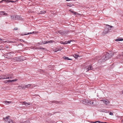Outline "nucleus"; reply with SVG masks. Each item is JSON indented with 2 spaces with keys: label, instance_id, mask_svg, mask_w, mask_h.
Segmentation results:
<instances>
[{
  "label": "nucleus",
  "instance_id": "35",
  "mask_svg": "<svg viewBox=\"0 0 123 123\" xmlns=\"http://www.w3.org/2000/svg\"><path fill=\"white\" fill-rule=\"evenodd\" d=\"M6 81L7 82H11V80H7Z\"/></svg>",
  "mask_w": 123,
  "mask_h": 123
},
{
  "label": "nucleus",
  "instance_id": "27",
  "mask_svg": "<svg viewBox=\"0 0 123 123\" xmlns=\"http://www.w3.org/2000/svg\"><path fill=\"white\" fill-rule=\"evenodd\" d=\"M5 77H4V75L0 76V80L1 79H4Z\"/></svg>",
  "mask_w": 123,
  "mask_h": 123
},
{
  "label": "nucleus",
  "instance_id": "23",
  "mask_svg": "<svg viewBox=\"0 0 123 123\" xmlns=\"http://www.w3.org/2000/svg\"><path fill=\"white\" fill-rule=\"evenodd\" d=\"M73 56L75 58H77L78 57H79V56L78 55H77L75 54H74L73 55Z\"/></svg>",
  "mask_w": 123,
  "mask_h": 123
},
{
  "label": "nucleus",
  "instance_id": "49",
  "mask_svg": "<svg viewBox=\"0 0 123 123\" xmlns=\"http://www.w3.org/2000/svg\"><path fill=\"white\" fill-rule=\"evenodd\" d=\"M122 93L123 94V90L122 91Z\"/></svg>",
  "mask_w": 123,
  "mask_h": 123
},
{
  "label": "nucleus",
  "instance_id": "13",
  "mask_svg": "<svg viewBox=\"0 0 123 123\" xmlns=\"http://www.w3.org/2000/svg\"><path fill=\"white\" fill-rule=\"evenodd\" d=\"M92 100L90 101V100H88L87 101V105L92 106Z\"/></svg>",
  "mask_w": 123,
  "mask_h": 123
},
{
  "label": "nucleus",
  "instance_id": "6",
  "mask_svg": "<svg viewBox=\"0 0 123 123\" xmlns=\"http://www.w3.org/2000/svg\"><path fill=\"white\" fill-rule=\"evenodd\" d=\"M4 75L5 77L4 79H9L13 78V77L10 74H6Z\"/></svg>",
  "mask_w": 123,
  "mask_h": 123
},
{
  "label": "nucleus",
  "instance_id": "51",
  "mask_svg": "<svg viewBox=\"0 0 123 123\" xmlns=\"http://www.w3.org/2000/svg\"><path fill=\"white\" fill-rule=\"evenodd\" d=\"M104 123H107L105 122H103Z\"/></svg>",
  "mask_w": 123,
  "mask_h": 123
},
{
  "label": "nucleus",
  "instance_id": "8",
  "mask_svg": "<svg viewBox=\"0 0 123 123\" xmlns=\"http://www.w3.org/2000/svg\"><path fill=\"white\" fill-rule=\"evenodd\" d=\"M106 105H107L109 103L110 101L108 100H101Z\"/></svg>",
  "mask_w": 123,
  "mask_h": 123
},
{
  "label": "nucleus",
  "instance_id": "28",
  "mask_svg": "<svg viewBox=\"0 0 123 123\" xmlns=\"http://www.w3.org/2000/svg\"><path fill=\"white\" fill-rule=\"evenodd\" d=\"M103 110L104 111H103V112H105V113H107L109 112V111H107L106 110Z\"/></svg>",
  "mask_w": 123,
  "mask_h": 123
},
{
  "label": "nucleus",
  "instance_id": "47",
  "mask_svg": "<svg viewBox=\"0 0 123 123\" xmlns=\"http://www.w3.org/2000/svg\"><path fill=\"white\" fill-rule=\"evenodd\" d=\"M64 42H62V43H61L62 44H64Z\"/></svg>",
  "mask_w": 123,
  "mask_h": 123
},
{
  "label": "nucleus",
  "instance_id": "40",
  "mask_svg": "<svg viewBox=\"0 0 123 123\" xmlns=\"http://www.w3.org/2000/svg\"><path fill=\"white\" fill-rule=\"evenodd\" d=\"M4 12H3V11H2V12H0V14H2V13H3Z\"/></svg>",
  "mask_w": 123,
  "mask_h": 123
},
{
  "label": "nucleus",
  "instance_id": "3",
  "mask_svg": "<svg viewBox=\"0 0 123 123\" xmlns=\"http://www.w3.org/2000/svg\"><path fill=\"white\" fill-rule=\"evenodd\" d=\"M4 119L6 123H14L12 120L9 119V117H7L6 118H4Z\"/></svg>",
  "mask_w": 123,
  "mask_h": 123
},
{
  "label": "nucleus",
  "instance_id": "33",
  "mask_svg": "<svg viewBox=\"0 0 123 123\" xmlns=\"http://www.w3.org/2000/svg\"><path fill=\"white\" fill-rule=\"evenodd\" d=\"M54 51H55V52H57V51H58V49L57 48V49H56Z\"/></svg>",
  "mask_w": 123,
  "mask_h": 123
},
{
  "label": "nucleus",
  "instance_id": "5",
  "mask_svg": "<svg viewBox=\"0 0 123 123\" xmlns=\"http://www.w3.org/2000/svg\"><path fill=\"white\" fill-rule=\"evenodd\" d=\"M92 106H95L99 104L98 102L96 100H92Z\"/></svg>",
  "mask_w": 123,
  "mask_h": 123
},
{
  "label": "nucleus",
  "instance_id": "42",
  "mask_svg": "<svg viewBox=\"0 0 123 123\" xmlns=\"http://www.w3.org/2000/svg\"><path fill=\"white\" fill-rule=\"evenodd\" d=\"M9 42V43L12 42V43H14V42H11V41H10L9 42Z\"/></svg>",
  "mask_w": 123,
  "mask_h": 123
},
{
  "label": "nucleus",
  "instance_id": "19",
  "mask_svg": "<svg viewBox=\"0 0 123 123\" xmlns=\"http://www.w3.org/2000/svg\"><path fill=\"white\" fill-rule=\"evenodd\" d=\"M46 12V11H41L40 12V13H38V14H43V13H45Z\"/></svg>",
  "mask_w": 123,
  "mask_h": 123
},
{
  "label": "nucleus",
  "instance_id": "45",
  "mask_svg": "<svg viewBox=\"0 0 123 123\" xmlns=\"http://www.w3.org/2000/svg\"><path fill=\"white\" fill-rule=\"evenodd\" d=\"M104 109H102V110H101V112H103V111H104L103 110Z\"/></svg>",
  "mask_w": 123,
  "mask_h": 123
},
{
  "label": "nucleus",
  "instance_id": "10",
  "mask_svg": "<svg viewBox=\"0 0 123 123\" xmlns=\"http://www.w3.org/2000/svg\"><path fill=\"white\" fill-rule=\"evenodd\" d=\"M36 32L33 31L32 32H30V33H28L27 34H20V35L21 36H23V35H29L30 34H32L33 33H35Z\"/></svg>",
  "mask_w": 123,
  "mask_h": 123
},
{
  "label": "nucleus",
  "instance_id": "14",
  "mask_svg": "<svg viewBox=\"0 0 123 123\" xmlns=\"http://www.w3.org/2000/svg\"><path fill=\"white\" fill-rule=\"evenodd\" d=\"M18 87H21L22 89H25L26 88V86H23L22 85L21 86H18Z\"/></svg>",
  "mask_w": 123,
  "mask_h": 123
},
{
  "label": "nucleus",
  "instance_id": "2",
  "mask_svg": "<svg viewBox=\"0 0 123 123\" xmlns=\"http://www.w3.org/2000/svg\"><path fill=\"white\" fill-rule=\"evenodd\" d=\"M113 26H110V25H106V28L107 29V30H105L104 31L103 33L104 34H105L109 32H111V31L112 30V29H111V28Z\"/></svg>",
  "mask_w": 123,
  "mask_h": 123
},
{
  "label": "nucleus",
  "instance_id": "44",
  "mask_svg": "<svg viewBox=\"0 0 123 123\" xmlns=\"http://www.w3.org/2000/svg\"><path fill=\"white\" fill-rule=\"evenodd\" d=\"M6 48H8V46H5Z\"/></svg>",
  "mask_w": 123,
  "mask_h": 123
},
{
  "label": "nucleus",
  "instance_id": "9",
  "mask_svg": "<svg viewBox=\"0 0 123 123\" xmlns=\"http://www.w3.org/2000/svg\"><path fill=\"white\" fill-rule=\"evenodd\" d=\"M107 59H105V56H104L99 60V61L100 62H104Z\"/></svg>",
  "mask_w": 123,
  "mask_h": 123
},
{
  "label": "nucleus",
  "instance_id": "16",
  "mask_svg": "<svg viewBox=\"0 0 123 123\" xmlns=\"http://www.w3.org/2000/svg\"><path fill=\"white\" fill-rule=\"evenodd\" d=\"M23 104H24L26 106H28L30 105V103H27L25 102H23Z\"/></svg>",
  "mask_w": 123,
  "mask_h": 123
},
{
  "label": "nucleus",
  "instance_id": "20",
  "mask_svg": "<svg viewBox=\"0 0 123 123\" xmlns=\"http://www.w3.org/2000/svg\"><path fill=\"white\" fill-rule=\"evenodd\" d=\"M71 41V40H69L68 41H66L64 42V44H66L68 43H70Z\"/></svg>",
  "mask_w": 123,
  "mask_h": 123
},
{
  "label": "nucleus",
  "instance_id": "34",
  "mask_svg": "<svg viewBox=\"0 0 123 123\" xmlns=\"http://www.w3.org/2000/svg\"><path fill=\"white\" fill-rule=\"evenodd\" d=\"M39 49H44V50H45L46 49L45 48H43V47H42V48H39Z\"/></svg>",
  "mask_w": 123,
  "mask_h": 123
},
{
  "label": "nucleus",
  "instance_id": "21",
  "mask_svg": "<svg viewBox=\"0 0 123 123\" xmlns=\"http://www.w3.org/2000/svg\"><path fill=\"white\" fill-rule=\"evenodd\" d=\"M15 20H19L20 19V17L19 16L16 15L15 16Z\"/></svg>",
  "mask_w": 123,
  "mask_h": 123
},
{
  "label": "nucleus",
  "instance_id": "15",
  "mask_svg": "<svg viewBox=\"0 0 123 123\" xmlns=\"http://www.w3.org/2000/svg\"><path fill=\"white\" fill-rule=\"evenodd\" d=\"M52 40H50V41H44V43H43V44H45L46 43H51L52 42Z\"/></svg>",
  "mask_w": 123,
  "mask_h": 123
},
{
  "label": "nucleus",
  "instance_id": "43",
  "mask_svg": "<svg viewBox=\"0 0 123 123\" xmlns=\"http://www.w3.org/2000/svg\"><path fill=\"white\" fill-rule=\"evenodd\" d=\"M11 2L12 3H13V2H15L14 1H12V0H11Z\"/></svg>",
  "mask_w": 123,
  "mask_h": 123
},
{
  "label": "nucleus",
  "instance_id": "18",
  "mask_svg": "<svg viewBox=\"0 0 123 123\" xmlns=\"http://www.w3.org/2000/svg\"><path fill=\"white\" fill-rule=\"evenodd\" d=\"M63 58L64 59H65L68 60H72V59L69 58L68 57H67L64 56L63 57Z\"/></svg>",
  "mask_w": 123,
  "mask_h": 123
},
{
  "label": "nucleus",
  "instance_id": "37",
  "mask_svg": "<svg viewBox=\"0 0 123 123\" xmlns=\"http://www.w3.org/2000/svg\"><path fill=\"white\" fill-rule=\"evenodd\" d=\"M14 30H18V28H17L16 27L14 28Z\"/></svg>",
  "mask_w": 123,
  "mask_h": 123
},
{
  "label": "nucleus",
  "instance_id": "41",
  "mask_svg": "<svg viewBox=\"0 0 123 123\" xmlns=\"http://www.w3.org/2000/svg\"><path fill=\"white\" fill-rule=\"evenodd\" d=\"M3 1H4L5 2L6 1V0H2L0 2H1Z\"/></svg>",
  "mask_w": 123,
  "mask_h": 123
},
{
  "label": "nucleus",
  "instance_id": "38",
  "mask_svg": "<svg viewBox=\"0 0 123 123\" xmlns=\"http://www.w3.org/2000/svg\"><path fill=\"white\" fill-rule=\"evenodd\" d=\"M62 49V48H59V49H58V51H60Z\"/></svg>",
  "mask_w": 123,
  "mask_h": 123
},
{
  "label": "nucleus",
  "instance_id": "52",
  "mask_svg": "<svg viewBox=\"0 0 123 123\" xmlns=\"http://www.w3.org/2000/svg\"><path fill=\"white\" fill-rule=\"evenodd\" d=\"M54 102H55V101H53V103H54Z\"/></svg>",
  "mask_w": 123,
  "mask_h": 123
},
{
  "label": "nucleus",
  "instance_id": "25",
  "mask_svg": "<svg viewBox=\"0 0 123 123\" xmlns=\"http://www.w3.org/2000/svg\"><path fill=\"white\" fill-rule=\"evenodd\" d=\"M11 18L12 19L15 20V16L14 15H12L11 16Z\"/></svg>",
  "mask_w": 123,
  "mask_h": 123
},
{
  "label": "nucleus",
  "instance_id": "22",
  "mask_svg": "<svg viewBox=\"0 0 123 123\" xmlns=\"http://www.w3.org/2000/svg\"><path fill=\"white\" fill-rule=\"evenodd\" d=\"M11 102L7 101H5L4 102V103H5L7 105H8Z\"/></svg>",
  "mask_w": 123,
  "mask_h": 123
},
{
  "label": "nucleus",
  "instance_id": "24",
  "mask_svg": "<svg viewBox=\"0 0 123 123\" xmlns=\"http://www.w3.org/2000/svg\"><path fill=\"white\" fill-rule=\"evenodd\" d=\"M17 57H15L12 60V61H14V62L17 61Z\"/></svg>",
  "mask_w": 123,
  "mask_h": 123
},
{
  "label": "nucleus",
  "instance_id": "17",
  "mask_svg": "<svg viewBox=\"0 0 123 123\" xmlns=\"http://www.w3.org/2000/svg\"><path fill=\"white\" fill-rule=\"evenodd\" d=\"M123 40V39L121 38H118L115 40L116 41H120Z\"/></svg>",
  "mask_w": 123,
  "mask_h": 123
},
{
  "label": "nucleus",
  "instance_id": "31",
  "mask_svg": "<svg viewBox=\"0 0 123 123\" xmlns=\"http://www.w3.org/2000/svg\"><path fill=\"white\" fill-rule=\"evenodd\" d=\"M21 123H30V122L29 121H27L25 122H22Z\"/></svg>",
  "mask_w": 123,
  "mask_h": 123
},
{
  "label": "nucleus",
  "instance_id": "12",
  "mask_svg": "<svg viewBox=\"0 0 123 123\" xmlns=\"http://www.w3.org/2000/svg\"><path fill=\"white\" fill-rule=\"evenodd\" d=\"M24 60L22 59L21 57H17V61L18 62H20L23 61Z\"/></svg>",
  "mask_w": 123,
  "mask_h": 123
},
{
  "label": "nucleus",
  "instance_id": "26",
  "mask_svg": "<svg viewBox=\"0 0 123 123\" xmlns=\"http://www.w3.org/2000/svg\"><path fill=\"white\" fill-rule=\"evenodd\" d=\"M31 84H29L26 85V88H29L31 86Z\"/></svg>",
  "mask_w": 123,
  "mask_h": 123
},
{
  "label": "nucleus",
  "instance_id": "39",
  "mask_svg": "<svg viewBox=\"0 0 123 123\" xmlns=\"http://www.w3.org/2000/svg\"><path fill=\"white\" fill-rule=\"evenodd\" d=\"M3 14L5 15H7L8 14L6 13H5Z\"/></svg>",
  "mask_w": 123,
  "mask_h": 123
},
{
  "label": "nucleus",
  "instance_id": "1",
  "mask_svg": "<svg viewBox=\"0 0 123 123\" xmlns=\"http://www.w3.org/2000/svg\"><path fill=\"white\" fill-rule=\"evenodd\" d=\"M113 53L112 51H110L106 53L105 54V58L106 59H108L110 57H111L113 56Z\"/></svg>",
  "mask_w": 123,
  "mask_h": 123
},
{
  "label": "nucleus",
  "instance_id": "46",
  "mask_svg": "<svg viewBox=\"0 0 123 123\" xmlns=\"http://www.w3.org/2000/svg\"><path fill=\"white\" fill-rule=\"evenodd\" d=\"M92 123H95V122H91Z\"/></svg>",
  "mask_w": 123,
  "mask_h": 123
},
{
  "label": "nucleus",
  "instance_id": "50",
  "mask_svg": "<svg viewBox=\"0 0 123 123\" xmlns=\"http://www.w3.org/2000/svg\"><path fill=\"white\" fill-rule=\"evenodd\" d=\"M6 42V41H5V42H4V43H5V42Z\"/></svg>",
  "mask_w": 123,
  "mask_h": 123
},
{
  "label": "nucleus",
  "instance_id": "11",
  "mask_svg": "<svg viewBox=\"0 0 123 123\" xmlns=\"http://www.w3.org/2000/svg\"><path fill=\"white\" fill-rule=\"evenodd\" d=\"M88 100H84L81 101V102L83 104L86 105H87V101Z\"/></svg>",
  "mask_w": 123,
  "mask_h": 123
},
{
  "label": "nucleus",
  "instance_id": "32",
  "mask_svg": "<svg viewBox=\"0 0 123 123\" xmlns=\"http://www.w3.org/2000/svg\"><path fill=\"white\" fill-rule=\"evenodd\" d=\"M97 122H98V123H104L103 122H101L99 121H97L95 122V123H97Z\"/></svg>",
  "mask_w": 123,
  "mask_h": 123
},
{
  "label": "nucleus",
  "instance_id": "4",
  "mask_svg": "<svg viewBox=\"0 0 123 123\" xmlns=\"http://www.w3.org/2000/svg\"><path fill=\"white\" fill-rule=\"evenodd\" d=\"M5 57L9 59L12 58L13 57L12 53L11 52H9L6 54L5 55Z\"/></svg>",
  "mask_w": 123,
  "mask_h": 123
},
{
  "label": "nucleus",
  "instance_id": "7",
  "mask_svg": "<svg viewBox=\"0 0 123 123\" xmlns=\"http://www.w3.org/2000/svg\"><path fill=\"white\" fill-rule=\"evenodd\" d=\"M92 69L93 68L92 66L89 65L86 67L85 68V70L86 71V72L89 70H92Z\"/></svg>",
  "mask_w": 123,
  "mask_h": 123
},
{
  "label": "nucleus",
  "instance_id": "29",
  "mask_svg": "<svg viewBox=\"0 0 123 123\" xmlns=\"http://www.w3.org/2000/svg\"><path fill=\"white\" fill-rule=\"evenodd\" d=\"M17 80L16 79H15L14 80H11V82H14L16 81Z\"/></svg>",
  "mask_w": 123,
  "mask_h": 123
},
{
  "label": "nucleus",
  "instance_id": "36",
  "mask_svg": "<svg viewBox=\"0 0 123 123\" xmlns=\"http://www.w3.org/2000/svg\"><path fill=\"white\" fill-rule=\"evenodd\" d=\"M109 114L110 115H112L113 114V113H112V112H110L109 113Z\"/></svg>",
  "mask_w": 123,
  "mask_h": 123
},
{
  "label": "nucleus",
  "instance_id": "48",
  "mask_svg": "<svg viewBox=\"0 0 123 123\" xmlns=\"http://www.w3.org/2000/svg\"><path fill=\"white\" fill-rule=\"evenodd\" d=\"M2 40V39L0 38V41H1Z\"/></svg>",
  "mask_w": 123,
  "mask_h": 123
},
{
  "label": "nucleus",
  "instance_id": "30",
  "mask_svg": "<svg viewBox=\"0 0 123 123\" xmlns=\"http://www.w3.org/2000/svg\"><path fill=\"white\" fill-rule=\"evenodd\" d=\"M70 11H71V12L73 13L75 15H76V12H75L74 11H70Z\"/></svg>",
  "mask_w": 123,
  "mask_h": 123
}]
</instances>
